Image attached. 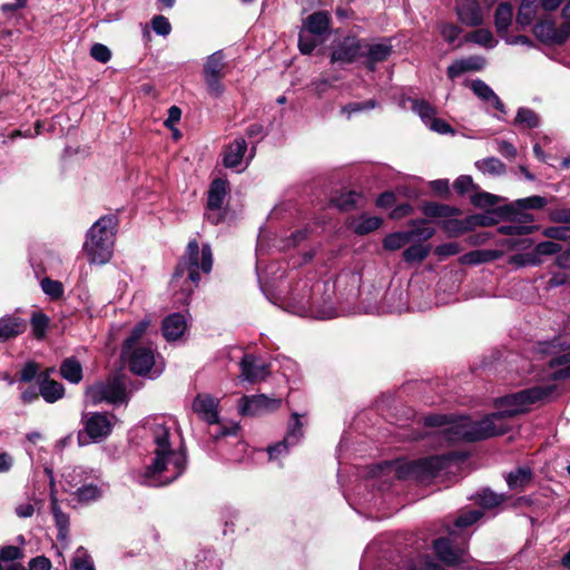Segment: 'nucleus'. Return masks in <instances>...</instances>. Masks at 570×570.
<instances>
[{
  "mask_svg": "<svg viewBox=\"0 0 570 570\" xmlns=\"http://www.w3.org/2000/svg\"><path fill=\"white\" fill-rule=\"evenodd\" d=\"M147 453L149 461L136 473V481L147 487L170 484L185 473L187 455L179 444L177 422L158 416L146 421Z\"/></svg>",
  "mask_w": 570,
  "mask_h": 570,
  "instance_id": "1",
  "label": "nucleus"
},
{
  "mask_svg": "<svg viewBox=\"0 0 570 570\" xmlns=\"http://www.w3.org/2000/svg\"><path fill=\"white\" fill-rule=\"evenodd\" d=\"M554 385H535L518 393L499 399V411L482 420H462L454 428L455 439L485 440L494 435L507 433L510 429L509 420L524 413L537 402L547 400L553 393Z\"/></svg>",
  "mask_w": 570,
  "mask_h": 570,
  "instance_id": "2",
  "label": "nucleus"
},
{
  "mask_svg": "<svg viewBox=\"0 0 570 570\" xmlns=\"http://www.w3.org/2000/svg\"><path fill=\"white\" fill-rule=\"evenodd\" d=\"M361 274L354 271L340 273L333 284L316 283L311 291L298 293L295 289L284 308L294 315L318 320L333 318L337 315L333 294L337 301L348 302L357 295L361 285Z\"/></svg>",
  "mask_w": 570,
  "mask_h": 570,
  "instance_id": "3",
  "label": "nucleus"
},
{
  "mask_svg": "<svg viewBox=\"0 0 570 570\" xmlns=\"http://www.w3.org/2000/svg\"><path fill=\"white\" fill-rule=\"evenodd\" d=\"M213 268V252L208 244L202 247L197 239L188 240L183 258L178 262L171 281V288L181 289L176 302L187 304L190 294L199 285L200 273L208 274Z\"/></svg>",
  "mask_w": 570,
  "mask_h": 570,
  "instance_id": "4",
  "label": "nucleus"
},
{
  "mask_svg": "<svg viewBox=\"0 0 570 570\" xmlns=\"http://www.w3.org/2000/svg\"><path fill=\"white\" fill-rule=\"evenodd\" d=\"M117 225V215L109 214L101 216L89 228L83 250L91 263L105 264L112 257Z\"/></svg>",
  "mask_w": 570,
  "mask_h": 570,
  "instance_id": "5",
  "label": "nucleus"
},
{
  "mask_svg": "<svg viewBox=\"0 0 570 570\" xmlns=\"http://www.w3.org/2000/svg\"><path fill=\"white\" fill-rule=\"evenodd\" d=\"M63 479L67 485L73 489V499L83 504L100 500L107 489L100 470L95 468L73 466L63 474Z\"/></svg>",
  "mask_w": 570,
  "mask_h": 570,
  "instance_id": "6",
  "label": "nucleus"
},
{
  "mask_svg": "<svg viewBox=\"0 0 570 570\" xmlns=\"http://www.w3.org/2000/svg\"><path fill=\"white\" fill-rule=\"evenodd\" d=\"M452 462L451 454L428 456L423 460L405 463H384L373 468V475L380 473L384 469L393 470L397 478H412L422 482H426L440 474Z\"/></svg>",
  "mask_w": 570,
  "mask_h": 570,
  "instance_id": "7",
  "label": "nucleus"
},
{
  "mask_svg": "<svg viewBox=\"0 0 570 570\" xmlns=\"http://www.w3.org/2000/svg\"><path fill=\"white\" fill-rule=\"evenodd\" d=\"M121 357L137 375L158 376L164 370L163 364L157 362L156 348L150 343L122 350Z\"/></svg>",
  "mask_w": 570,
  "mask_h": 570,
  "instance_id": "8",
  "label": "nucleus"
},
{
  "mask_svg": "<svg viewBox=\"0 0 570 570\" xmlns=\"http://www.w3.org/2000/svg\"><path fill=\"white\" fill-rule=\"evenodd\" d=\"M85 396L94 405L102 401L110 404H121L126 400V384L119 379L97 383L86 390Z\"/></svg>",
  "mask_w": 570,
  "mask_h": 570,
  "instance_id": "9",
  "label": "nucleus"
},
{
  "mask_svg": "<svg viewBox=\"0 0 570 570\" xmlns=\"http://www.w3.org/2000/svg\"><path fill=\"white\" fill-rule=\"evenodd\" d=\"M364 39L356 36H346L341 40H334L331 46V63L351 65L363 57Z\"/></svg>",
  "mask_w": 570,
  "mask_h": 570,
  "instance_id": "10",
  "label": "nucleus"
},
{
  "mask_svg": "<svg viewBox=\"0 0 570 570\" xmlns=\"http://www.w3.org/2000/svg\"><path fill=\"white\" fill-rule=\"evenodd\" d=\"M228 194V181L216 178L210 183L207 190L206 219L213 225H217L225 219L226 210L224 203Z\"/></svg>",
  "mask_w": 570,
  "mask_h": 570,
  "instance_id": "11",
  "label": "nucleus"
},
{
  "mask_svg": "<svg viewBox=\"0 0 570 570\" xmlns=\"http://www.w3.org/2000/svg\"><path fill=\"white\" fill-rule=\"evenodd\" d=\"M282 405L281 397H272L265 394L244 395L238 399V412L244 416H259L269 413Z\"/></svg>",
  "mask_w": 570,
  "mask_h": 570,
  "instance_id": "12",
  "label": "nucleus"
},
{
  "mask_svg": "<svg viewBox=\"0 0 570 570\" xmlns=\"http://www.w3.org/2000/svg\"><path fill=\"white\" fill-rule=\"evenodd\" d=\"M563 346V342L560 337H554L551 341L539 342L538 352L540 354L553 355L554 357L549 360L550 372L547 374L551 376L553 380H560V377H566L570 375V364L566 366V368L557 370V366L569 363V354H561L560 356H556L558 351H560Z\"/></svg>",
  "mask_w": 570,
  "mask_h": 570,
  "instance_id": "13",
  "label": "nucleus"
},
{
  "mask_svg": "<svg viewBox=\"0 0 570 570\" xmlns=\"http://www.w3.org/2000/svg\"><path fill=\"white\" fill-rule=\"evenodd\" d=\"M116 417L102 412H88L83 415L85 432L92 442H101L114 429Z\"/></svg>",
  "mask_w": 570,
  "mask_h": 570,
  "instance_id": "14",
  "label": "nucleus"
},
{
  "mask_svg": "<svg viewBox=\"0 0 570 570\" xmlns=\"http://www.w3.org/2000/svg\"><path fill=\"white\" fill-rule=\"evenodd\" d=\"M255 155V145H228L224 153L223 163L228 168L242 171L250 164V159H253Z\"/></svg>",
  "mask_w": 570,
  "mask_h": 570,
  "instance_id": "15",
  "label": "nucleus"
},
{
  "mask_svg": "<svg viewBox=\"0 0 570 570\" xmlns=\"http://www.w3.org/2000/svg\"><path fill=\"white\" fill-rule=\"evenodd\" d=\"M435 556L446 566L464 568L468 561L466 550L463 548H454L450 540L441 537L433 543Z\"/></svg>",
  "mask_w": 570,
  "mask_h": 570,
  "instance_id": "16",
  "label": "nucleus"
},
{
  "mask_svg": "<svg viewBox=\"0 0 570 570\" xmlns=\"http://www.w3.org/2000/svg\"><path fill=\"white\" fill-rule=\"evenodd\" d=\"M239 380L249 382V383H258L267 379L269 374L268 365L253 356V354H245L239 362Z\"/></svg>",
  "mask_w": 570,
  "mask_h": 570,
  "instance_id": "17",
  "label": "nucleus"
},
{
  "mask_svg": "<svg viewBox=\"0 0 570 570\" xmlns=\"http://www.w3.org/2000/svg\"><path fill=\"white\" fill-rule=\"evenodd\" d=\"M462 420H470L469 417H453L442 414L428 415L424 417V425L429 428H441V433L448 442H474L475 440L455 439L454 428Z\"/></svg>",
  "mask_w": 570,
  "mask_h": 570,
  "instance_id": "18",
  "label": "nucleus"
},
{
  "mask_svg": "<svg viewBox=\"0 0 570 570\" xmlns=\"http://www.w3.org/2000/svg\"><path fill=\"white\" fill-rule=\"evenodd\" d=\"M393 53V47L390 43H368L363 39L364 66L371 72H375L376 65L389 60Z\"/></svg>",
  "mask_w": 570,
  "mask_h": 570,
  "instance_id": "19",
  "label": "nucleus"
},
{
  "mask_svg": "<svg viewBox=\"0 0 570 570\" xmlns=\"http://www.w3.org/2000/svg\"><path fill=\"white\" fill-rule=\"evenodd\" d=\"M456 17L466 27L478 28L483 23V13L478 0H456Z\"/></svg>",
  "mask_w": 570,
  "mask_h": 570,
  "instance_id": "20",
  "label": "nucleus"
},
{
  "mask_svg": "<svg viewBox=\"0 0 570 570\" xmlns=\"http://www.w3.org/2000/svg\"><path fill=\"white\" fill-rule=\"evenodd\" d=\"M219 399L209 394H198L193 401V410L208 424L219 422Z\"/></svg>",
  "mask_w": 570,
  "mask_h": 570,
  "instance_id": "21",
  "label": "nucleus"
},
{
  "mask_svg": "<svg viewBox=\"0 0 570 570\" xmlns=\"http://www.w3.org/2000/svg\"><path fill=\"white\" fill-rule=\"evenodd\" d=\"M548 200L544 197L531 196L521 198L499 209L501 215L507 216L509 219H514L515 215L525 209H541L546 206Z\"/></svg>",
  "mask_w": 570,
  "mask_h": 570,
  "instance_id": "22",
  "label": "nucleus"
},
{
  "mask_svg": "<svg viewBox=\"0 0 570 570\" xmlns=\"http://www.w3.org/2000/svg\"><path fill=\"white\" fill-rule=\"evenodd\" d=\"M27 328V321L17 315H3L0 317V342L12 340Z\"/></svg>",
  "mask_w": 570,
  "mask_h": 570,
  "instance_id": "23",
  "label": "nucleus"
},
{
  "mask_svg": "<svg viewBox=\"0 0 570 570\" xmlns=\"http://www.w3.org/2000/svg\"><path fill=\"white\" fill-rule=\"evenodd\" d=\"M332 18L327 10L314 11L303 21V29L316 37H322L331 26Z\"/></svg>",
  "mask_w": 570,
  "mask_h": 570,
  "instance_id": "24",
  "label": "nucleus"
},
{
  "mask_svg": "<svg viewBox=\"0 0 570 570\" xmlns=\"http://www.w3.org/2000/svg\"><path fill=\"white\" fill-rule=\"evenodd\" d=\"M187 328V321L181 314L168 315L163 322V335L167 341H176L184 335Z\"/></svg>",
  "mask_w": 570,
  "mask_h": 570,
  "instance_id": "25",
  "label": "nucleus"
},
{
  "mask_svg": "<svg viewBox=\"0 0 570 570\" xmlns=\"http://www.w3.org/2000/svg\"><path fill=\"white\" fill-rule=\"evenodd\" d=\"M502 256L499 249H474L466 252L459 258V262L466 266H475V264L495 261Z\"/></svg>",
  "mask_w": 570,
  "mask_h": 570,
  "instance_id": "26",
  "label": "nucleus"
},
{
  "mask_svg": "<svg viewBox=\"0 0 570 570\" xmlns=\"http://www.w3.org/2000/svg\"><path fill=\"white\" fill-rule=\"evenodd\" d=\"M382 224L383 219L380 216L363 214L352 219L351 227L356 235H367L380 228Z\"/></svg>",
  "mask_w": 570,
  "mask_h": 570,
  "instance_id": "27",
  "label": "nucleus"
},
{
  "mask_svg": "<svg viewBox=\"0 0 570 570\" xmlns=\"http://www.w3.org/2000/svg\"><path fill=\"white\" fill-rule=\"evenodd\" d=\"M226 68L225 53L218 50L207 56V60L203 67V76L226 77Z\"/></svg>",
  "mask_w": 570,
  "mask_h": 570,
  "instance_id": "28",
  "label": "nucleus"
},
{
  "mask_svg": "<svg viewBox=\"0 0 570 570\" xmlns=\"http://www.w3.org/2000/svg\"><path fill=\"white\" fill-rule=\"evenodd\" d=\"M51 511L53 513V520L58 529L57 538L59 541L66 542L70 521L68 514L62 512L61 508L59 507L55 494H51Z\"/></svg>",
  "mask_w": 570,
  "mask_h": 570,
  "instance_id": "29",
  "label": "nucleus"
},
{
  "mask_svg": "<svg viewBox=\"0 0 570 570\" xmlns=\"http://www.w3.org/2000/svg\"><path fill=\"white\" fill-rule=\"evenodd\" d=\"M464 42H474L489 49L494 48L497 43L493 33L489 29L482 28L466 32L463 40L456 43L455 49H460Z\"/></svg>",
  "mask_w": 570,
  "mask_h": 570,
  "instance_id": "30",
  "label": "nucleus"
},
{
  "mask_svg": "<svg viewBox=\"0 0 570 570\" xmlns=\"http://www.w3.org/2000/svg\"><path fill=\"white\" fill-rule=\"evenodd\" d=\"M422 212L425 216L429 217H440L441 219H446V217H455L461 214V210L458 207H452V205L428 202L423 205Z\"/></svg>",
  "mask_w": 570,
  "mask_h": 570,
  "instance_id": "31",
  "label": "nucleus"
},
{
  "mask_svg": "<svg viewBox=\"0 0 570 570\" xmlns=\"http://www.w3.org/2000/svg\"><path fill=\"white\" fill-rule=\"evenodd\" d=\"M560 249L561 246L557 243H553V240H543L542 243H539L534 249L525 256V263L530 264L531 266H535V264L540 263L541 256L556 255V253L560 252Z\"/></svg>",
  "mask_w": 570,
  "mask_h": 570,
  "instance_id": "32",
  "label": "nucleus"
},
{
  "mask_svg": "<svg viewBox=\"0 0 570 570\" xmlns=\"http://www.w3.org/2000/svg\"><path fill=\"white\" fill-rule=\"evenodd\" d=\"M532 32L539 41L546 45H554L556 21L551 19L539 20L534 23Z\"/></svg>",
  "mask_w": 570,
  "mask_h": 570,
  "instance_id": "33",
  "label": "nucleus"
},
{
  "mask_svg": "<svg viewBox=\"0 0 570 570\" xmlns=\"http://www.w3.org/2000/svg\"><path fill=\"white\" fill-rule=\"evenodd\" d=\"M513 17V7L509 2L499 3L494 12V24L499 35L508 32Z\"/></svg>",
  "mask_w": 570,
  "mask_h": 570,
  "instance_id": "34",
  "label": "nucleus"
},
{
  "mask_svg": "<svg viewBox=\"0 0 570 570\" xmlns=\"http://www.w3.org/2000/svg\"><path fill=\"white\" fill-rule=\"evenodd\" d=\"M532 472L529 466H519L508 473L507 483L512 490H521L529 485Z\"/></svg>",
  "mask_w": 570,
  "mask_h": 570,
  "instance_id": "35",
  "label": "nucleus"
},
{
  "mask_svg": "<svg viewBox=\"0 0 570 570\" xmlns=\"http://www.w3.org/2000/svg\"><path fill=\"white\" fill-rule=\"evenodd\" d=\"M403 100L411 102V109L419 115L426 126L433 120L434 115H436L435 107L426 99L406 97L403 98Z\"/></svg>",
  "mask_w": 570,
  "mask_h": 570,
  "instance_id": "36",
  "label": "nucleus"
},
{
  "mask_svg": "<svg viewBox=\"0 0 570 570\" xmlns=\"http://www.w3.org/2000/svg\"><path fill=\"white\" fill-rule=\"evenodd\" d=\"M303 421L302 416L298 412H292L289 420L287 432L285 434V442H288L291 446L296 445L303 438Z\"/></svg>",
  "mask_w": 570,
  "mask_h": 570,
  "instance_id": "37",
  "label": "nucleus"
},
{
  "mask_svg": "<svg viewBox=\"0 0 570 570\" xmlns=\"http://www.w3.org/2000/svg\"><path fill=\"white\" fill-rule=\"evenodd\" d=\"M60 373L63 380L77 384L82 380V365L73 357L66 358L60 366Z\"/></svg>",
  "mask_w": 570,
  "mask_h": 570,
  "instance_id": "38",
  "label": "nucleus"
},
{
  "mask_svg": "<svg viewBox=\"0 0 570 570\" xmlns=\"http://www.w3.org/2000/svg\"><path fill=\"white\" fill-rule=\"evenodd\" d=\"M40 395L47 402H55L63 397V386L59 382L42 379L40 382Z\"/></svg>",
  "mask_w": 570,
  "mask_h": 570,
  "instance_id": "39",
  "label": "nucleus"
},
{
  "mask_svg": "<svg viewBox=\"0 0 570 570\" xmlns=\"http://www.w3.org/2000/svg\"><path fill=\"white\" fill-rule=\"evenodd\" d=\"M362 198L363 196L361 193L348 190L343 191L340 196L333 198L332 204L343 212H348L355 208Z\"/></svg>",
  "mask_w": 570,
  "mask_h": 570,
  "instance_id": "40",
  "label": "nucleus"
},
{
  "mask_svg": "<svg viewBox=\"0 0 570 570\" xmlns=\"http://www.w3.org/2000/svg\"><path fill=\"white\" fill-rule=\"evenodd\" d=\"M514 122L523 129L538 128L540 125L539 114L532 109L521 107L518 109Z\"/></svg>",
  "mask_w": 570,
  "mask_h": 570,
  "instance_id": "41",
  "label": "nucleus"
},
{
  "mask_svg": "<svg viewBox=\"0 0 570 570\" xmlns=\"http://www.w3.org/2000/svg\"><path fill=\"white\" fill-rule=\"evenodd\" d=\"M377 107H380V102L374 98L363 101H351L342 107V114H344L347 119H351L354 114L366 112Z\"/></svg>",
  "mask_w": 570,
  "mask_h": 570,
  "instance_id": "42",
  "label": "nucleus"
},
{
  "mask_svg": "<svg viewBox=\"0 0 570 570\" xmlns=\"http://www.w3.org/2000/svg\"><path fill=\"white\" fill-rule=\"evenodd\" d=\"M411 240L412 234L407 233V229H405V232L392 233L383 238V248L390 250L400 249L406 246V244H409Z\"/></svg>",
  "mask_w": 570,
  "mask_h": 570,
  "instance_id": "43",
  "label": "nucleus"
},
{
  "mask_svg": "<svg viewBox=\"0 0 570 570\" xmlns=\"http://www.w3.org/2000/svg\"><path fill=\"white\" fill-rule=\"evenodd\" d=\"M475 166L485 175L499 176L505 171V166L497 157H488L476 160Z\"/></svg>",
  "mask_w": 570,
  "mask_h": 570,
  "instance_id": "44",
  "label": "nucleus"
},
{
  "mask_svg": "<svg viewBox=\"0 0 570 570\" xmlns=\"http://www.w3.org/2000/svg\"><path fill=\"white\" fill-rule=\"evenodd\" d=\"M148 326H149L148 318H144V320L139 321L138 324H136L134 326V328L131 330L130 335L124 342L122 350H128L131 347L139 346L138 341H140L145 336V334L148 330Z\"/></svg>",
  "mask_w": 570,
  "mask_h": 570,
  "instance_id": "45",
  "label": "nucleus"
},
{
  "mask_svg": "<svg viewBox=\"0 0 570 570\" xmlns=\"http://www.w3.org/2000/svg\"><path fill=\"white\" fill-rule=\"evenodd\" d=\"M430 246L415 244L404 249L403 258L406 263L422 262L428 258Z\"/></svg>",
  "mask_w": 570,
  "mask_h": 570,
  "instance_id": "46",
  "label": "nucleus"
},
{
  "mask_svg": "<svg viewBox=\"0 0 570 570\" xmlns=\"http://www.w3.org/2000/svg\"><path fill=\"white\" fill-rule=\"evenodd\" d=\"M537 225H525L519 223H509L498 226L497 230L502 235H529L538 229Z\"/></svg>",
  "mask_w": 570,
  "mask_h": 570,
  "instance_id": "47",
  "label": "nucleus"
},
{
  "mask_svg": "<svg viewBox=\"0 0 570 570\" xmlns=\"http://www.w3.org/2000/svg\"><path fill=\"white\" fill-rule=\"evenodd\" d=\"M441 227L443 230L451 235V236H458L461 234L466 233V230L470 229L469 223H468V216L464 220H458L454 218H446L444 222L441 223Z\"/></svg>",
  "mask_w": 570,
  "mask_h": 570,
  "instance_id": "48",
  "label": "nucleus"
},
{
  "mask_svg": "<svg viewBox=\"0 0 570 570\" xmlns=\"http://www.w3.org/2000/svg\"><path fill=\"white\" fill-rule=\"evenodd\" d=\"M476 500L481 507L485 509H493L503 502L504 498L492 490L484 489L478 493Z\"/></svg>",
  "mask_w": 570,
  "mask_h": 570,
  "instance_id": "49",
  "label": "nucleus"
},
{
  "mask_svg": "<svg viewBox=\"0 0 570 570\" xmlns=\"http://www.w3.org/2000/svg\"><path fill=\"white\" fill-rule=\"evenodd\" d=\"M470 200L476 208H490V206L497 205L500 198L489 191H475L471 195Z\"/></svg>",
  "mask_w": 570,
  "mask_h": 570,
  "instance_id": "50",
  "label": "nucleus"
},
{
  "mask_svg": "<svg viewBox=\"0 0 570 570\" xmlns=\"http://www.w3.org/2000/svg\"><path fill=\"white\" fill-rule=\"evenodd\" d=\"M205 80V85L207 87L208 96L213 98H219L224 95L225 86L223 83V79L225 77L217 76H203Z\"/></svg>",
  "mask_w": 570,
  "mask_h": 570,
  "instance_id": "51",
  "label": "nucleus"
},
{
  "mask_svg": "<svg viewBox=\"0 0 570 570\" xmlns=\"http://www.w3.org/2000/svg\"><path fill=\"white\" fill-rule=\"evenodd\" d=\"M471 89L478 98L485 101H491L495 95V91L484 80L479 78L471 81Z\"/></svg>",
  "mask_w": 570,
  "mask_h": 570,
  "instance_id": "52",
  "label": "nucleus"
},
{
  "mask_svg": "<svg viewBox=\"0 0 570 570\" xmlns=\"http://www.w3.org/2000/svg\"><path fill=\"white\" fill-rule=\"evenodd\" d=\"M49 324V317L43 313H33L31 315V330L37 338L45 336L46 330Z\"/></svg>",
  "mask_w": 570,
  "mask_h": 570,
  "instance_id": "53",
  "label": "nucleus"
},
{
  "mask_svg": "<svg viewBox=\"0 0 570 570\" xmlns=\"http://www.w3.org/2000/svg\"><path fill=\"white\" fill-rule=\"evenodd\" d=\"M468 223L470 229L478 226H491L498 223L495 219V213H480L468 216Z\"/></svg>",
  "mask_w": 570,
  "mask_h": 570,
  "instance_id": "54",
  "label": "nucleus"
},
{
  "mask_svg": "<svg viewBox=\"0 0 570 570\" xmlns=\"http://www.w3.org/2000/svg\"><path fill=\"white\" fill-rule=\"evenodd\" d=\"M41 288L45 294L49 295L52 299H59L63 295V284L50 278H43Z\"/></svg>",
  "mask_w": 570,
  "mask_h": 570,
  "instance_id": "55",
  "label": "nucleus"
},
{
  "mask_svg": "<svg viewBox=\"0 0 570 570\" xmlns=\"http://www.w3.org/2000/svg\"><path fill=\"white\" fill-rule=\"evenodd\" d=\"M482 515L483 512L478 509L463 511L458 517L455 525L459 527L460 529H464V527H469L478 522V520H480Z\"/></svg>",
  "mask_w": 570,
  "mask_h": 570,
  "instance_id": "56",
  "label": "nucleus"
},
{
  "mask_svg": "<svg viewBox=\"0 0 570 570\" xmlns=\"http://www.w3.org/2000/svg\"><path fill=\"white\" fill-rule=\"evenodd\" d=\"M440 33L441 37L448 42L453 43L460 37V33L463 31L458 24H453V22H442L440 24Z\"/></svg>",
  "mask_w": 570,
  "mask_h": 570,
  "instance_id": "57",
  "label": "nucleus"
},
{
  "mask_svg": "<svg viewBox=\"0 0 570 570\" xmlns=\"http://www.w3.org/2000/svg\"><path fill=\"white\" fill-rule=\"evenodd\" d=\"M305 31L302 28L298 35V49L302 55H312L318 43L314 38L315 36H312V33L305 36Z\"/></svg>",
  "mask_w": 570,
  "mask_h": 570,
  "instance_id": "58",
  "label": "nucleus"
},
{
  "mask_svg": "<svg viewBox=\"0 0 570 570\" xmlns=\"http://www.w3.org/2000/svg\"><path fill=\"white\" fill-rule=\"evenodd\" d=\"M291 451V445L285 442V439L281 442L271 444L267 449L269 461H281L283 456H286Z\"/></svg>",
  "mask_w": 570,
  "mask_h": 570,
  "instance_id": "59",
  "label": "nucleus"
},
{
  "mask_svg": "<svg viewBox=\"0 0 570 570\" xmlns=\"http://www.w3.org/2000/svg\"><path fill=\"white\" fill-rule=\"evenodd\" d=\"M90 55L94 60L106 63L111 59V51L105 43L96 42L91 46Z\"/></svg>",
  "mask_w": 570,
  "mask_h": 570,
  "instance_id": "60",
  "label": "nucleus"
},
{
  "mask_svg": "<svg viewBox=\"0 0 570 570\" xmlns=\"http://www.w3.org/2000/svg\"><path fill=\"white\" fill-rule=\"evenodd\" d=\"M71 570H95L92 563L86 556L83 548L77 549L76 556L72 560Z\"/></svg>",
  "mask_w": 570,
  "mask_h": 570,
  "instance_id": "61",
  "label": "nucleus"
},
{
  "mask_svg": "<svg viewBox=\"0 0 570 570\" xmlns=\"http://www.w3.org/2000/svg\"><path fill=\"white\" fill-rule=\"evenodd\" d=\"M542 235L550 239H569L570 227L569 226H549L542 232Z\"/></svg>",
  "mask_w": 570,
  "mask_h": 570,
  "instance_id": "62",
  "label": "nucleus"
},
{
  "mask_svg": "<svg viewBox=\"0 0 570 570\" xmlns=\"http://www.w3.org/2000/svg\"><path fill=\"white\" fill-rule=\"evenodd\" d=\"M466 72L468 68L465 59L455 60L454 62L446 67V77L451 80H454Z\"/></svg>",
  "mask_w": 570,
  "mask_h": 570,
  "instance_id": "63",
  "label": "nucleus"
},
{
  "mask_svg": "<svg viewBox=\"0 0 570 570\" xmlns=\"http://www.w3.org/2000/svg\"><path fill=\"white\" fill-rule=\"evenodd\" d=\"M151 27L157 35H161L163 37H166V35H168L171 30L168 18L164 16L154 17L151 20Z\"/></svg>",
  "mask_w": 570,
  "mask_h": 570,
  "instance_id": "64",
  "label": "nucleus"
}]
</instances>
